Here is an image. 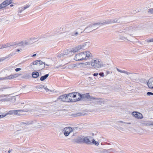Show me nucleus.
Returning a JSON list of instances; mask_svg holds the SVG:
<instances>
[{"mask_svg": "<svg viewBox=\"0 0 153 153\" xmlns=\"http://www.w3.org/2000/svg\"><path fill=\"white\" fill-rule=\"evenodd\" d=\"M4 97H6V95H4Z\"/></svg>", "mask_w": 153, "mask_h": 153, "instance_id": "680f3d73", "label": "nucleus"}, {"mask_svg": "<svg viewBox=\"0 0 153 153\" xmlns=\"http://www.w3.org/2000/svg\"><path fill=\"white\" fill-rule=\"evenodd\" d=\"M25 10L24 9L23 7H20L19 8L18 12L19 14L20 13L24 11Z\"/></svg>", "mask_w": 153, "mask_h": 153, "instance_id": "c756f323", "label": "nucleus"}, {"mask_svg": "<svg viewBox=\"0 0 153 153\" xmlns=\"http://www.w3.org/2000/svg\"><path fill=\"white\" fill-rule=\"evenodd\" d=\"M147 84L149 88L153 89V78H150Z\"/></svg>", "mask_w": 153, "mask_h": 153, "instance_id": "f8f14e48", "label": "nucleus"}, {"mask_svg": "<svg viewBox=\"0 0 153 153\" xmlns=\"http://www.w3.org/2000/svg\"><path fill=\"white\" fill-rule=\"evenodd\" d=\"M35 114H37V115L40 114H44L47 113V112L44 110H42L40 109L35 110L34 111Z\"/></svg>", "mask_w": 153, "mask_h": 153, "instance_id": "9d476101", "label": "nucleus"}, {"mask_svg": "<svg viewBox=\"0 0 153 153\" xmlns=\"http://www.w3.org/2000/svg\"><path fill=\"white\" fill-rule=\"evenodd\" d=\"M92 143L96 146H98L99 144V143L98 142L96 141L95 140L93 139L92 140Z\"/></svg>", "mask_w": 153, "mask_h": 153, "instance_id": "f704fd0d", "label": "nucleus"}, {"mask_svg": "<svg viewBox=\"0 0 153 153\" xmlns=\"http://www.w3.org/2000/svg\"><path fill=\"white\" fill-rule=\"evenodd\" d=\"M10 89L9 88H7L6 87H3L0 88V92H4V93H10Z\"/></svg>", "mask_w": 153, "mask_h": 153, "instance_id": "9b49d317", "label": "nucleus"}, {"mask_svg": "<svg viewBox=\"0 0 153 153\" xmlns=\"http://www.w3.org/2000/svg\"><path fill=\"white\" fill-rule=\"evenodd\" d=\"M133 30H129L128 31V34H129L130 35V36H131V35L133 34Z\"/></svg>", "mask_w": 153, "mask_h": 153, "instance_id": "4c0bfd02", "label": "nucleus"}, {"mask_svg": "<svg viewBox=\"0 0 153 153\" xmlns=\"http://www.w3.org/2000/svg\"><path fill=\"white\" fill-rule=\"evenodd\" d=\"M117 70L119 72H121V73H124V74H128V75L129 74H131V73L128 72H127L126 71H124L121 70H120L119 69L117 68Z\"/></svg>", "mask_w": 153, "mask_h": 153, "instance_id": "7c9ffc66", "label": "nucleus"}, {"mask_svg": "<svg viewBox=\"0 0 153 153\" xmlns=\"http://www.w3.org/2000/svg\"><path fill=\"white\" fill-rule=\"evenodd\" d=\"M151 125H153V123H151Z\"/></svg>", "mask_w": 153, "mask_h": 153, "instance_id": "052dcab7", "label": "nucleus"}, {"mask_svg": "<svg viewBox=\"0 0 153 153\" xmlns=\"http://www.w3.org/2000/svg\"><path fill=\"white\" fill-rule=\"evenodd\" d=\"M83 137H78L74 140V141L76 143H81L83 142Z\"/></svg>", "mask_w": 153, "mask_h": 153, "instance_id": "aec40b11", "label": "nucleus"}, {"mask_svg": "<svg viewBox=\"0 0 153 153\" xmlns=\"http://www.w3.org/2000/svg\"><path fill=\"white\" fill-rule=\"evenodd\" d=\"M88 62H86L85 63H82L77 65H74V67L77 68H85V66L87 64Z\"/></svg>", "mask_w": 153, "mask_h": 153, "instance_id": "dca6fc26", "label": "nucleus"}, {"mask_svg": "<svg viewBox=\"0 0 153 153\" xmlns=\"http://www.w3.org/2000/svg\"><path fill=\"white\" fill-rule=\"evenodd\" d=\"M32 76L33 78H37L39 76V74L36 71H34L32 74Z\"/></svg>", "mask_w": 153, "mask_h": 153, "instance_id": "4be33fe9", "label": "nucleus"}, {"mask_svg": "<svg viewBox=\"0 0 153 153\" xmlns=\"http://www.w3.org/2000/svg\"><path fill=\"white\" fill-rule=\"evenodd\" d=\"M73 131V129L71 127H66L62 130V132L64 135L67 137Z\"/></svg>", "mask_w": 153, "mask_h": 153, "instance_id": "0eeeda50", "label": "nucleus"}, {"mask_svg": "<svg viewBox=\"0 0 153 153\" xmlns=\"http://www.w3.org/2000/svg\"><path fill=\"white\" fill-rule=\"evenodd\" d=\"M83 142H85L88 144H91V142L90 141L88 138V137H83Z\"/></svg>", "mask_w": 153, "mask_h": 153, "instance_id": "412c9836", "label": "nucleus"}, {"mask_svg": "<svg viewBox=\"0 0 153 153\" xmlns=\"http://www.w3.org/2000/svg\"><path fill=\"white\" fill-rule=\"evenodd\" d=\"M66 97V95H61L59 97L57 100H59L61 101L65 102Z\"/></svg>", "mask_w": 153, "mask_h": 153, "instance_id": "b1692460", "label": "nucleus"}, {"mask_svg": "<svg viewBox=\"0 0 153 153\" xmlns=\"http://www.w3.org/2000/svg\"><path fill=\"white\" fill-rule=\"evenodd\" d=\"M32 64L33 65H39L40 66L44 64V62L40 60H37L33 62Z\"/></svg>", "mask_w": 153, "mask_h": 153, "instance_id": "2eb2a0df", "label": "nucleus"}, {"mask_svg": "<svg viewBox=\"0 0 153 153\" xmlns=\"http://www.w3.org/2000/svg\"><path fill=\"white\" fill-rule=\"evenodd\" d=\"M99 75V74L98 73H95L93 74V75L94 76H97Z\"/></svg>", "mask_w": 153, "mask_h": 153, "instance_id": "8fccbe9b", "label": "nucleus"}, {"mask_svg": "<svg viewBox=\"0 0 153 153\" xmlns=\"http://www.w3.org/2000/svg\"><path fill=\"white\" fill-rule=\"evenodd\" d=\"M147 94L149 96H150L151 95H153V93L151 92H148L147 93Z\"/></svg>", "mask_w": 153, "mask_h": 153, "instance_id": "49530a36", "label": "nucleus"}, {"mask_svg": "<svg viewBox=\"0 0 153 153\" xmlns=\"http://www.w3.org/2000/svg\"><path fill=\"white\" fill-rule=\"evenodd\" d=\"M91 56V54L89 51L83 52L76 54L75 55L74 59L76 61L87 59Z\"/></svg>", "mask_w": 153, "mask_h": 153, "instance_id": "7ed1b4c3", "label": "nucleus"}, {"mask_svg": "<svg viewBox=\"0 0 153 153\" xmlns=\"http://www.w3.org/2000/svg\"><path fill=\"white\" fill-rule=\"evenodd\" d=\"M11 46V45L10 44V43H7L4 45H0V49H2L4 48L8 47Z\"/></svg>", "mask_w": 153, "mask_h": 153, "instance_id": "393cba45", "label": "nucleus"}, {"mask_svg": "<svg viewBox=\"0 0 153 153\" xmlns=\"http://www.w3.org/2000/svg\"><path fill=\"white\" fill-rule=\"evenodd\" d=\"M41 88H44V89L47 91V92H49L50 91L52 92L53 91H52L51 90H50L48 88L46 87H44V86L43 85H41Z\"/></svg>", "mask_w": 153, "mask_h": 153, "instance_id": "473e14b6", "label": "nucleus"}, {"mask_svg": "<svg viewBox=\"0 0 153 153\" xmlns=\"http://www.w3.org/2000/svg\"><path fill=\"white\" fill-rule=\"evenodd\" d=\"M49 76L48 74H46L45 75L41 77L40 80L41 81H43L45 80Z\"/></svg>", "mask_w": 153, "mask_h": 153, "instance_id": "c85d7f7f", "label": "nucleus"}, {"mask_svg": "<svg viewBox=\"0 0 153 153\" xmlns=\"http://www.w3.org/2000/svg\"><path fill=\"white\" fill-rule=\"evenodd\" d=\"M26 107H27L26 106H25V107H24V108Z\"/></svg>", "mask_w": 153, "mask_h": 153, "instance_id": "e2e57ef3", "label": "nucleus"}, {"mask_svg": "<svg viewBox=\"0 0 153 153\" xmlns=\"http://www.w3.org/2000/svg\"><path fill=\"white\" fill-rule=\"evenodd\" d=\"M12 0H6L2 3L4 5V7H5L7 6L11 3Z\"/></svg>", "mask_w": 153, "mask_h": 153, "instance_id": "f3484780", "label": "nucleus"}, {"mask_svg": "<svg viewBox=\"0 0 153 153\" xmlns=\"http://www.w3.org/2000/svg\"><path fill=\"white\" fill-rule=\"evenodd\" d=\"M29 42L30 44H32V43L35 42L37 41V38L35 37L31 38L28 39Z\"/></svg>", "mask_w": 153, "mask_h": 153, "instance_id": "5701e85b", "label": "nucleus"}, {"mask_svg": "<svg viewBox=\"0 0 153 153\" xmlns=\"http://www.w3.org/2000/svg\"><path fill=\"white\" fill-rule=\"evenodd\" d=\"M36 54H33V55H32V56H33V57H35V56H36Z\"/></svg>", "mask_w": 153, "mask_h": 153, "instance_id": "6e6d98bb", "label": "nucleus"}, {"mask_svg": "<svg viewBox=\"0 0 153 153\" xmlns=\"http://www.w3.org/2000/svg\"><path fill=\"white\" fill-rule=\"evenodd\" d=\"M4 7V5L2 4V3L0 4V9L3 8Z\"/></svg>", "mask_w": 153, "mask_h": 153, "instance_id": "09e8293b", "label": "nucleus"}, {"mask_svg": "<svg viewBox=\"0 0 153 153\" xmlns=\"http://www.w3.org/2000/svg\"><path fill=\"white\" fill-rule=\"evenodd\" d=\"M119 22L117 19H114L105 20L104 21L99 22L95 23H92L88 25L83 31L86 33H88L93 30H95L98 27L106 24L114 23Z\"/></svg>", "mask_w": 153, "mask_h": 153, "instance_id": "f257e3e1", "label": "nucleus"}, {"mask_svg": "<svg viewBox=\"0 0 153 153\" xmlns=\"http://www.w3.org/2000/svg\"><path fill=\"white\" fill-rule=\"evenodd\" d=\"M106 73L107 74L106 75H107L108 74H109L110 73L109 71H107L106 72Z\"/></svg>", "mask_w": 153, "mask_h": 153, "instance_id": "864d4df0", "label": "nucleus"}, {"mask_svg": "<svg viewBox=\"0 0 153 153\" xmlns=\"http://www.w3.org/2000/svg\"><path fill=\"white\" fill-rule=\"evenodd\" d=\"M132 114L135 118L137 119H142L143 117V116L139 112H134L132 113Z\"/></svg>", "mask_w": 153, "mask_h": 153, "instance_id": "1a4fd4ad", "label": "nucleus"}, {"mask_svg": "<svg viewBox=\"0 0 153 153\" xmlns=\"http://www.w3.org/2000/svg\"><path fill=\"white\" fill-rule=\"evenodd\" d=\"M113 149H110L108 150H104L103 151V152H107V153H110L112 152V151Z\"/></svg>", "mask_w": 153, "mask_h": 153, "instance_id": "72a5a7b5", "label": "nucleus"}, {"mask_svg": "<svg viewBox=\"0 0 153 153\" xmlns=\"http://www.w3.org/2000/svg\"><path fill=\"white\" fill-rule=\"evenodd\" d=\"M81 30L80 29H78L76 30L73 32L72 33V35L73 36H76L79 35H80L82 33L81 31Z\"/></svg>", "mask_w": 153, "mask_h": 153, "instance_id": "ddd939ff", "label": "nucleus"}, {"mask_svg": "<svg viewBox=\"0 0 153 153\" xmlns=\"http://www.w3.org/2000/svg\"><path fill=\"white\" fill-rule=\"evenodd\" d=\"M7 58L8 57L7 56L0 58V62L3 61Z\"/></svg>", "mask_w": 153, "mask_h": 153, "instance_id": "58836bf2", "label": "nucleus"}, {"mask_svg": "<svg viewBox=\"0 0 153 153\" xmlns=\"http://www.w3.org/2000/svg\"><path fill=\"white\" fill-rule=\"evenodd\" d=\"M120 39L123 40H128V39H130V38L128 36H120Z\"/></svg>", "mask_w": 153, "mask_h": 153, "instance_id": "cd10ccee", "label": "nucleus"}, {"mask_svg": "<svg viewBox=\"0 0 153 153\" xmlns=\"http://www.w3.org/2000/svg\"><path fill=\"white\" fill-rule=\"evenodd\" d=\"M77 51V49L76 47L70 50H65V51L63 53L62 55H59L58 56V57L60 58H61L64 56L67 55L69 54H71V53L72 52L75 53Z\"/></svg>", "mask_w": 153, "mask_h": 153, "instance_id": "39448f33", "label": "nucleus"}, {"mask_svg": "<svg viewBox=\"0 0 153 153\" xmlns=\"http://www.w3.org/2000/svg\"><path fill=\"white\" fill-rule=\"evenodd\" d=\"M146 41L148 42H153V39H148L146 40Z\"/></svg>", "mask_w": 153, "mask_h": 153, "instance_id": "a18cd8bd", "label": "nucleus"}, {"mask_svg": "<svg viewBox=\"0 0 153 153\" xmlns=\"http://www.w3.org/2000/svg\"><path fill=\"white\" fill-rule=\"evenodd\" d=\"M19 44L22 45H27L30 44L28 39L27 41H22Z\"/></svg>", "mask_w": 153, "mask_h": 153, "instance_id": "a878e982", "label": "nucleus"}, {"mask_svg": "<svg viewBox=\"0 0 153 153\" xmlns=\"http://www.w3.org/2000/svg\"><path fill=\"white\" fill-rule=\"evenodd\" d=\"M76 47L78 51L80 50L83 49L81 45H78Z\"/></svg>", "mask_w": 153, "mask_h": 153, "instance_id": "e433bc0d", "label": "nucleus"}, {"mask_svg": "<svg viewBox=\"0 0 153 153\" xmlns=\"http://www.w3.org/2000/svg\"><path fill=\"white\" fill-rule=\"evenodd\" d=\"M87 64H90L91 66L95 69H99L102 68L106 67L107 65H109V63H107L106 65L100 59L94 58L91 60L90 62H88Z\"/></svg>", "mask_w": 153, "mask_h": 153, "instance_id": "f03ea898", "label": "nucleus"}, {"mask_svg": "<svg viewBox=\"0 0 153 153\" xmlns=\"http://www.w3.org/2000/svg\"><path fill=\"white\" fill-rule=\"evenodd\" d=\"M13 6V5H12V4H11V5H10V7H12V6Z\"/></svg>", "mask_w": 153, "mask_h": 153, "instance_id": "bf43d9fd", "label": "nucleus"}, {"mask_svg": "<svg viewBox=\"0 0 153 153\" xmlns=\"http://www.w3.org/2000/svg\"><path fill=\"white\" fill-rule=\"evenodd\" d=\"M22 70V69L21 68H16L15 69V71H16V72H18V71H19L21 70Z\"/></svg>", "mask_w": 153, "mask_h": 153, "instance_id": "de8ad7c7", "label": "nucleus"}, {"mask_svg": "<svg viewBox=\"0 0 153 153\" xmlns=\"http://www.w3.org/2000/svg\"><path fill=\"white\" fill-rule=\"evenodd\" d=\"M148 12L152 13H153V8L149 9L148 10Z\"/></svg>", "mask_w": 153, "mask_h": 153, "instance_id": "a19ab883", "label": "nucleus"}, {"mask_svg": "<svg viewBox=\"0 0 153 153\" xmlns=\"http://www.w3.org/2000/svg\"><path fill=\"white\" fill-rule=\"evenodd\" d=\"M11 152H13L14 151H13V150L12 149H9L8 151V153H10Z\"/></svg>", "mask_w": 153, "mask_h": 153, "instance_id": "3c124183", "label": "nucleus"}, {"mask_svg": "<svg viewBox=\"0 0 153 153\" xmlns=\"http://www.w3.org/2000/svg\"><path fill=\"white\" fill-rule=\"evenodd\" d=\"M141 123L146 126H150L151 124V122L148 121H142Z\"/></svg>", "mask_w": 153, "mask_h": 153, "instance_id": "bb28decb", "label": "nucleus"}, {"mask_svg": "<svg viewBox=\"0 0 153 153\" xmlns=\"http://www.w3.org/2000/svg\"><path fill=\"white\" fill-rule=\"evenodd\" d=\"M88 80L90 82H94V78L93 77H88Z\"/></svg>", "mask_w": 153, "mask_h": 153, "instance_id": "c9c22d12", "label": "nucleus"}, {"mask_svg": "<svg viewBox=\"0 0 153 153\" xmlns=\"http://www.w3.org/2000/svg\"><path fill=\"white\" fill-rule=\"evenodd\" d=\"M33 123L32 122H31L30 123H27V124L29 125V124H32Z\"/></svg>", "mask_w": 153, "mask_h": 153, "instance_id": "5fc2aeb1", "label": "nucleus"}, {"mask_svg": "<svg viewBox=\"0 0 153 153\" xmlns=\"http://www.w3.org/2000/svg\"><path fill=\"white\" fill-rule=\"evenodd\" d=\"M90 42H85L83 44L81 45L82 48L83 49H85V48H87L90 45Z\"/></svg>", "mask_w": 153, "mask_h": 153, "instance_id": "a211bd4d", "label": "nucleus"}, {"mask_svg": "<svg viewBox=\"0 0 153 153\" xmlns=\"http://www.w3.org/2000/svg\"><path fill=\"white\" fill-rule=\"evenodd\" d=\"M18 76L17 74H15L13 75H10V76L4 77L3 79H11L16 78Z\"/></svg>", "mask_w": 153, "mask_h": 153, "instance_id": "4468645a", "label": "nucleus"}, {"mask_svg": "<svg viewBox=\"0 0 153 153\" xmlns=\"http://www.w3.org/2000/svg\"><path fill=\"white\" fill-rule=\"evenodd\" d=\"M74 94V98L75 100H76V102L80 100L81 98V94L79 93H73Z\"/></svg>", "mask_w": 153, "mask_h": 153, "instance_id": "6e6552de", "label": "nucleus"}, {"mask_svg": "<svg viewBox=\"0 0 153 153\" xmlns=\"http://www.w3.org/2000/svg\"><path fill=\"white\" fill-rule=\"evenodd\" d=\"M20 51V50L19 49H17L16 50V51L17 52H19V51Z\"/></svg>", "mask_w": 153, "mask_h": 153, "instance_id": "4d7b16f0", "label": "nucleus"}, {"mask_svg": "<svg viewBox=\"0 0 153 153\" xmlns=\"http://www.w3.org/2000/svg\"><path fill=\"white\" fill-rule=\"evenodd\" d=\"M66 97L65 102H71V100H70V98H69L68 94L67 95H66Z\"/></svg>", "mask_w": 153, "mask_h": 153, "instance_id": "2f4dec72", "label": "nucleus"}, {"mask_svg": "<svg viewBox=\"0 0 153 153\" xmlns=\"http://www.w3.org/2000/svg\"><path fill=\"white\" fill-rule=\"evenodd\" d=\"M99 74L102 77H104V73L103 72H100Z\"/></svg>", "mask_w": 153, "mask_h": 153, "instance_id": "c03bdc74", "label": "nucleus"}, {"mask_svg": "<svg viewBox=\"0 0 153 153\" xmlns=\"http://www.w3.org/2000/svg\"><path fill=\"white\" fill-rule=\"evenodd\" d=\"M48 65H47V64H45L44 63V64L42 65H41V68L42 69H43V68H44L45 67V66H48Z\"/></svg>", "mask_w": 153, "mask_h": 153, "instance_id": "37998d69", "label": "nucleus"}, {"mask_svg": "<svg viewBox=\"0 0 153 153\" xmlns=\"http://www.w3.org/2000/svg\"><path fill=\"white\" fill-rule=\"evenodd\" d=\"M68 96H69V98H70V100H71V102H76V100H74V94L73 93H70L68 94Z\"/></svg>", "mask_w": 153, "mask_h": 153, "instance_id": "6ab92c4d", "label": "nucleus"}, {"mask_svg": "<svg viewBox=\"0 0 153 153\" xmlns=\"http://www.w3.org/2000/svg\"><path fill=\"white\" fill-rule=\"evenodd\" d=\"M28 110H12L9 111L7 113L5 114L6 115L8 114L12 115L13 114L17 115H23V113L27 111Z\"/></svg>", "mask_w": 153, "mask_h": 153, "instance_id": "20e7f679", "label": "nucleus"}, {"mask_svg": "<svg viewBox=\"0 0 153 153\" xmlns=\"http://www.w3.org/2000/svg\"><path fill=\"white\" fill-rule=\"evenodd\" d=\"M118 122L119 123H124V124H130V123H125L124 122L122 121H119Z\"/></svg>", "mask_w": 153, "mask_h": 153, "instance_id": "603ef678", "label": "nucleus"}, {"mask_svg": "<svg viewBox=\"0 0 153 153\" xmlns=\"http://www.w3.org/2000/svg\"><path fill=\"white\" fill-rule=\"evenodd\" d=\"M81 98L82 99H84L85 98H87V99L90 98L94 100V101L96 102L97 103H100L101 102L100 99H98L97 98H95L90 97L88 93L82 94L81 95Z\"/></svg>", "mask_w": 153, "mask_h": 153, "instance_id": "423d86ee", "label": "nucleus"}, {"mask_svg": "<svg viewBox=\"0 0 153 153\" xmlns=\"http://www.w3.org/2000/svg\"><path fill=\"white\" fill-rule=\"evenodd\" d=\"M6 116V114H5L3 113L1 114V113L0 112V119Z\"/></svg>", "mask_w": 153, "mask_h": 153, "instance_id": "ea45409f", "label": "nucleus"}, {"mask_svg": "<svg viewBox=\"0 0 153 153\" xmlns=\"http://www.w3.org/2000/svg\"><path fill=\"white\" fill-rule=\"evenodd\" d=\"M33 64H32V63H31L30 65V66H31V67H32V65Z\"/></svg>", "mask_w": 153, "mask_h": 153, "instance_id": "13d9d810", "label": "nucleus"}, {"mask_svg": "<svg viewBox=\"0 0 153 153\" xmlns=\"http://www.w3.org/2000/svg\"><path fill=\"white\" fill-rule=\"evenodd\" d=\"M29 7H30V5H25V6H24L23 7L24 8V9H25V10H26L27 8H29Z\"/></svg>", "mask_w": 153, "mask_h": 153, "instance_id": "79ce46f5", "label": "nucleus"}]
</instances>
